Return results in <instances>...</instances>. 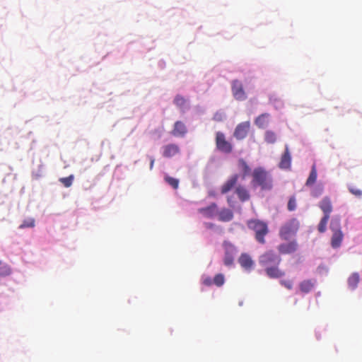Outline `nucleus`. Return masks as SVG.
Returning a JSON list of instances; mask_svg holds the SVG:
<instances>
[{
    "mask_svg": "<svg viewBox=\"0 0 362 362\" xmlns=\"http://www.w3.org/2000/svg\"><path fill=\"white\" fill-rule=\"evenodd\" d=\"M281 258L274 250H267L259 257V264L264 268L270 279H279L285 276V272L279 268Z\"/></svg>",
    "mask_w": 362,
    "mask_h": 362,
    "instance_id": "1",
    "label": "nucleus"
},
{
    "mask_svg": "<svg viewBox=\"0 0 362 362\" xmlns=\"http://www.w3.org/2000/svg\"><path fill=\"white\" fill-rule=\"evenodd\" d=\"M250 182L252 188L259 187L263 191H269L273 187L272 177L270 173L262 167L255 168L251 174Z\"/></svg>",
    "mask_w": 362,
    "mask_h": 362,
    "instance_id": "2",
    "label": "nucleus"
},
{
    "mask_svg": "<svg viewBox=\"0 0 362 362\" xmlns=\"http://www.w3.org/2000/svg\"><path fill=\"white\" fill-rule=\"evenodd\" d=\"M247 226L255 232V239L259 243H265V236L269 231L266 222L259 219H250L247 221Z\"/></svg>",
    "mask_w": 362,
    "mask_h": 362,
    "instance_id": "3",
    "label": "nucleus"
},
{
    "mask_svg": "<svg viewBox=\"0 0 362 362\" xmlns=\"http://www.w3.org/2000/svg\"><path fill=\"white\" fill-rule=\"evenodd\" d=\"M300 223L297 218H293L284 223L279 230V236L283 240H288L298 230Z\"/></svg>",
    "mask_w": 362,
    "mask_h": 362,
    "instance_id": "4",
    "label": "nucleus"
},
{
    "mask_svg": "<svg viewBox=\"0 0 362 362\" xmlns=\"http://www.w3.org/2000/svg\"><path fill=\"white\" fill-rule=\"evenodd\" d=\"M215 144L216 149L221 153L230 154L233 151V144L227 139L226 134L222 132H216Z\"/></svg>",
    "mask_w": 362,
    "mask_h": 362,
    "instance_id": "5",
    "label": "nucleus"
},
{
    "mask_svg": "<svg viewBox=\"0 0 362 362\" xmlns=\"http://www.w3.org/2000/svg\"><path fill=\"white\" fill-rule=\"evenodd\" d=\"M223 247L224 249L223 263L226 266L230 267L234 262L236 247L228 241H224L223 243Z\"/></svg>",
    "mask_w": 362,
    "mask_h": 362,
    "instance_id": "6",
    "label": "nucleus"
},
{
    "mask_svg": "<svg viewBox=\"0 0 362 362\" xmlns=\"http://www.w3.org/2000/svg\"><path fill=\"white\" fill-rule=\"evenodd\" d=\"M250 129V123L249 121L241 122L236 126L233 132V136L237 140H243L247 136Z\"/></svg>",
    "mask_w": 362,
    "mask_h": 362,
    "instance_id": "7",
    "label": "nucleus"
},
{
    "mask_svg": "<svg viewBox=\"0 0 362 362\" xmlns=\"http://www.w3.org/2000/svg\"><path fill=\"white\" fill-rule=\"evenodd\" d=\"M232 92L234 98L238 100L246 99V94L243 89V86L238 80H234L232 82Z\"/></svg>",
    "mask_w": 362,
    "mask_h": 362,
    "instance_id": "8",
    "label": "nucleus"
},
{
    "mask_svg": "<svg viewBox=\"0 0 362 362\" xmlns=\"http://www.w3.org/2000/svg\"><path fill=\"white\" fill-rule=\"evenodd\" d=\"M238 261L240 267L245 271L250 272L254 269L255 262L247 253H242Z\"/></svg>",
    "mask_w": 362,
    "mask_h": 362,
    "instance_id": "9",
    "label": "nucleus"
},
{
    "mask_svg": "<svg viewBox=\"0 0 362 362\" xmlns=\"http://www.w3.org/2000/svg\"><path fill=\"white\" fill-rule=\"evenodd\" d=\"M277 250L282 255L291 254L298 250V243L296 240L282 243L277 247Z\"/></svg>",
    "mask_w": 362,
    "mask_h": 362,
    "instance_id": "10",
    "label": "nucleus"
},
{
    "mask_svg": "<svg viewBox=\"0 0 362 362\" xmlns=\"http://www.w3.org/2000/svg\"><path fill=\"white\" fill-rule=\"evenodd\" d=\"M291 156L289 152V148H288V145H286L285 151L281 157L279 167L281 169L289 170L291 168Z\"/></svg>",
    "mask_w": 362,
    "mask_h": 362,
    "instance_id": "11",
    "label": "nucleus"
},
{
    "mask_svg": "<svg viewBox=\"0 0 362 362\" xmlns=\"http://www.w3.org/2000/svg\"><path fill=\"white\" fill-rule=\"evenodd\" d=\"M162 149V154L165 158H172L175 155L179 154L180 152L179 146L175 144H169L165 145L163 146Z\"/></svg>",
    "mask_w": 362,
    "mask_h": 362,
    "instance_id": "12",
    "label": "nucleus"
},
{
    "mask_svg": "<svg viewBox=\"0 0 362 362\" xmlns=\"http://www.w3.org/2000/svg\"><path fill=\"white\" fill-rule=\"evenodd\" d=\"M198 212L202 214L204 217L210 218H214L218 213L217 204L216 203H212L206 207L199 209Z\"/></svg>",
    "mask_w": 362,
    "mask_h": 362,
    "instance_id": "13",
    "label": "nucleus"
},
{
    "mask_svg": "<svg viewBox=\"0 0 362 362\" xmlns=\"http://www.w3.org/2000/svg\"><path fill=\"white\" fill-rule=\"evenodd\" d=\"M238 177L239 175L238 174H234L228 178L221 187V194H224L230 191L237 184Z\"/></svg>",
    "mask_w": 362,
    "mask_h": 362,
    "instance_id": "14",
    "label": "nucleus"
},
{
    "mask_svg": "<svg viewBox=\"0 0 362 362\" xmlns=\"http://www.w3.org/2000/svg\"><path fill=\"white\" fill-rule=\"evenodd\" d=\"M331 228L333 230V234L331 238V245L333 248H338L341 244L344 235L340 228L334 230L332 226H331Z\"/></svg>",
    "mask_w": 362,
    "mask_h": 362,
    "instance_id": "15",
    "label": "nucleus"
},
{
    "mask_svg": "<svg viewBox=\"0 0 362 362\" xmlns=\"http://www.w3.org/2000/svg\"><path fill=\"white\" fill-rule=\"evenodd\" d=\"M319 207L322 211L324 216L330 217L332 211V204L329 197H325L320 202Z\"/></svg>",
    "mask_w": 362,
    "mask_h": 362,
    "instance_id": "16",
    "label": "nucleus"
},
{
    "mask_svg": "<svg viewBox=\"0 0 362 362\" xmlns=\"http://www.w3.org/2000/svg\"><path fill=\"white\" fill-rule=\"evenodd\" d=\"M187 132V127L184 122L181 121H177L174 124L173 129L171 132L172 135L174 136H184Z\"/></svg>",
    "mask_w": 362,
    "mask_h": 362,
    "instance_id": "17",
    "label": "nucleus"
},
{
    "mask_svg": "<svg viewBox=\"0 0 362 362\" xmlns=\"http://www.w3.org/2000/svg\"><path fill=\"white\" fill-rule=\"evenodd\" d=\"M237 165L239 171L241 173L242 179L244 180L246 177L252 174V171L250 165L243 158H239Z\"/></svg>",
    "mask_w": 362,
    "mask_h": 362,
    "instance_id": "18",
    "label": "nucleus"
},
{
    "mask_svg": "<svg viewBox=\"0 0 362 362\" xmlns=\"http://www.w3.org/2000/svg\"><path fill=\"white\" fill-rule=\"evenodd\" d=\"M218 218L222 222H229L233 220L234 215L231 209L227 208H223L221 210H218Z\"/></svg>",
    "mask_w": 362,
    "mask_h": 362,
    "instance_id": "19",
    "label": "nucleus"
},
{
    "mask_svg": "<svg viewBox=\"0 0 362 362\" xmlns=\"http://www.w3.org/2000/svg\"><path fill=\"white\" fill-rule=\"evenodd\" d=\"M235 192L237 194L238 199L244 202L248 201L250 198L249 191L247 188L243 185H238L235 187Z\"/></svg>",
    "mask_w": 362,
    "mask_h": 362,
    "instance_id": "20",
    "label": "nucleus"
},
{
    "mask_svg": "<svg viewBox=\"0 0 362 362\" xmlns=\"http://www.w3.org/2000/svg\"><path fill=\"white\" fill-rule=\"evenodd\" d=\"M315 281L311 279H307L301 281L299 284V288L302 293H308L310 292L315 286Z\"/></svg>",
    "mask_w": 362,
    "mask_h": 362,
    "instance_id": "21",
    "label": "nucleus"
},
{
    "mask_svg": "<svg viewBox=\"0 0 362 362\" xmlns=\"http://www.w3.org/2000/svg\"><path fill=\"white\" fill-rule=\"evenodd\" d=\"M269 114L264 113L258 116L255 123L259 128H265L269 123Z\"/></svg>",
    "mask_w": 362,
    "mask_h": 362,
    "instance_id": "22",
    "label": "nucleus"
},
{
    "mask_svg": "<svg viewBox=\"0 0 362 362\" xmlns=\"http://www.w3.org/2000/svg\"><path fill=\"white\" fill-rule=\"evenodd\" d=\"M317 177V172L316 165H315V164H313L311 168V170H310L309 177H308L306 182H305L306 186L313 185L316 182Z\"/></svg>",
    "mask_w": 362,
    "mask_h": 362,
    "instance_id": "23",
    "label": "nucleus"
},
{
    "mask_svg": "<svg viewBox=\"0 0 362 362\" xmlns=\"http://www.w3.org/2000/svg\"><path fill=\"white\" fill-rule=\"evenodd\" d=\"M359 281L360 277L358 273H353L348 279L349 286L352 289H355L357 287Z\"/></svg>",
    "mask_w": 362,
    "mask_h": 362,
    "instance_id": "24",
    "label": "nucleus"
},
{
    "mask_svg": "<svg viewBox=\"0 0 362 362\" xmlns=\"http://www.w3.org/2000/svg\"><path fill=\"white\" fill-rule=\"evenodd\" d=\"M264 140L267 144H274L276 141V135L274 132L268 130L264 134Z\"/></svg>",
    "mask_w": 362,
    "mask_h": 362,
    "instance_id": "25",
    "label": "nucleus"
},
{
    "mask_svg": "<svg viewBox=\"0 0 362 362\" xmlns=\"http://www.w3.org/2000/svg\"><path fill=\"white\" fill-rule=\"evenodd\" d=\"M329 219V216H324L319 224H318V226H317V229H318V231L321 233L325 232L326 229H327V224L328 223V221Z\"/></svg>",
    "mask_w": 362,
    "mask_h": 362,
    "instance_id": "26",
    "label": "nucleus"
},
{
    "mask_svg": "<svg viewBox=\"0 0 362 362\" xmlns=\"http://www.w3.org/2000/svg\"><path fill=\"white\" fill-rule=\"evenodd\" d=\"M74 179V176L73 175H70L66 177H61L59 179V182L65 187H69L72 185L73 181Z\"/></svg>",
    "mask_w": 362,
    "mask_h": 362,
    "instance_id": "27",
    "label": "nucleus"
},
{
    "mask_svg": "<svg viewBox=\"0 0 362 362\" xmlns=\"http://www.w3.org/2000/svg\"><path fill=\"white\" fill-rule=\"evenodd\" d=\"M165 181L173 189H176L178 188L179 180L167 175L165 177Z\"/></svg>",
    "mask_w": 362,
    "mask_h": 362,
    "instance_id": "28",
    "label": "nucleus"
},
{
    "mask_svg": "<svg viewBox=\"0 0 362 362\" xmlns=\"http://www.w3.org/2000/svg\"><path fill=\"white\" fill-rule=\"evenodd\" d=\"M214 284H215L216 286H221L224 284L225 282V277L223 274H218L215 275L214 278L213 279Z\"/></svg>",
    "mask_w": 362,
    "mask_h": 362,
    "instance_id": "29",
    "label": "nucleus"
},
{
    "mask_svg": "<svg viewBox=\"0 0 362 362\" xmlns=\"http://www.w3.org/2000/svg\"><path fill=\"white\" fill-rule=\"evenodd\" d=\"M11 274V269L8 264L0 267V276H8Z\"/></svg>",
    "mask_w": 362,
    "mask_h": 362,
    "instance_id": "30",
    "label": "nucleus"
},
{
    "mask_svg": "<svg viewBox=\"0 0 362 362\" xmlns=\"http://www.w3.org/2000/svg\"><path fill=\"white\" fill-rule=\"evenodd\" d=\"M35 226V220L33 218H28L24 220L23 222L20 225V228H33Z\"/></svg>",
    "mask_w": 362,
    "mask_h": 362,
    "instance_id": "31",
    "label": "nucleus"
},
{
    "mask_svg": "<svg viewBox=\"0 0 362 362\" xmlns=\"http://www.w3.org/2000/svg\"><path fill=\"white\" fill-rule=\"evenodd\" d=\"M288 210L290 211H293L296 210V199L294 196L290 197L288 205H287Z\"/></svg>",
    "mask_w": 362,
    "mask_h": 362,
    "instance_id": "32",
    "label": "nucleus"
},
{
    "mask_svg": "<svg viewBox=\"0 0 362 362\" xmlns=\"http://www.w3.org/2000/svg\"><path fill=\"white\" fill-rule=\"evenodd\" d=\"M185 99L180 95H176L174 99V103L178 107H183L185 105Z\"/></svg>",
    "mask_w": 362,
    "mask_h": 362,
    "instance_id": "33",
    "label": "nucleus"
},
{
    "mask_svg": "<svg viewBox=\"0 0 362 362\" xmlns=\"http://www.w3.org/2000/svg\"><path fill=\"white\" fill-rule=\"evenodd\" d=\"M280 284L288 290L293 288V282L291 280H281L280 281Z\"/></svg>",
    "mask_w": 362,
    "mask_h": 362,
    "instance_id": "34",
    "label": "nucleus"
},
{
    "mask_svg": "<svg viewBox=\"0 0 362 362\" xmlns=\"http://www.w3.org/2000/svg\"><path fill=\"white\" fill-rule=\"evenodd\" d=\"M202 284L206 286H210L214 284L213 279L209 276L202 278Z\"/></svg>",
    "mask_w": 362,
    "mask_h": 362,
    "instance_id": "35",
    "label": "nucleus"
},
{
    "mask_svg": "<svg viewBox=\"0 0 362 362\" xmlns=\"http://www.w3.org/2000/svg\"><path fill=\"white\" fill-rule=\"evenodd\" d=\"M350 191L352 194L358 197H360L362 194V192L358 189H351Z\"/></svg>",
    "mask_w": 362,
    "mask_h": 362,
    "instance_id": "36",
    "label": "nucleus"
},
{
    "mask_svg": "<svg viewBox=\"0 0 362 362\" xmlns=\"http://www.w3.org/2000/svg\"><path fill=\"white\" fill-rule=\"evenodd\" d=\"M214 119L216 121H221L222 120V115L221 113H216L214 116Z\"/></svg>",
    "mask_w": 362,
    "mask_h": 362,
    "instance_id": "37",
    "label": "nucleus"
},
{
    "mask_svg": "<svg viewBox=\"0 0 362 362\" xmlns=\"http://www.w3.org/2000/svg\"><path fill=\"white\" fill-rule=\"evenodd\" d=\"M322 189H320L318 190H315L313 192L312 194L313 197H318L320 194H322Z\"/></svg>",
    "mask_w": 362,
    "mask_h": 362,
    "instance_id": "38",
    "label": "nucleus"
},
{
    "mask_svg": "<svg viewBox=\"0 0 362 362\" xmlns=\"http://www.w3.org/2000/svg\"><path fill=\"white\" fill-rule=\"evenodd\" d=\"M270 100L271 102L272 103H276V105L278 107H281L282 106V102L279 100V99H274V101H272V99L270 98Z\"/></svg>",
    "mask_w": 362,
    "mask_h": 362,
    "instance_id": "39",
    "label": "nucleus"
},
{
    "mask_svg": "<svg viewBox=\"0 0 362 362\" xmlns=\"http://www.w3.org/2000/svg\"><path fill=\"white\" fill-rule=\"evenodd\" d=\"M153 164H154V159L152 158L151 160V163H150V169L153 168Z\"/></svg>",
    "mask_w": 362,
    "mask_h": 362,
    "instance_id": "40",
    "label": "nucleus"
},
{
    "mask_svg": "<svg viewBox=\"0 0 362 362\" xmlns=\"http://www.w3.org/2000/svg\"><path fill=\"white\" fill-rule=\"evenodd\" d=\"M213 226H214V224H213V223H209V224H208V227H209V228H211V227H213Z\"/></svg>",
    "mask_w": 362,
    "mask_h": 362,
    "instance_id": "41",
    "label": "nucleus"
}]
</instances>
